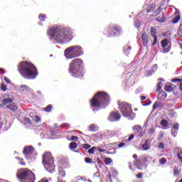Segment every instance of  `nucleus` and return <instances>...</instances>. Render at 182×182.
Instances as JSON below:
<instances>
[{
  "label": "nucleus",
  "mask_w": 182,
  "mask_h": 182,
  "mask_svg": "<svg viewBox=\"0 0 182 182\" xmlns=\"http://www.w3.org/2000/svg\"><path fill=\"white\" fill-rule=\"evenodd\" d=\"M48 35L53 43L63 45L69 43L73 39V30L70 27L54 26L50 28Z\"/></svg>",
  "instance_id": "1"
},
{
  "label": "nucleus",
  "mask_w": 182,
  "mask_h": 182,
  "mask_svg": "<svg viewBox=\"0 0 182 182\" xmlns=\"http://www.w3.org/2000/svg\"><path fill=\"white\" fill-rule=\"evenodd\" d=\"M109 102L110 97L107 93L102 91L99 92L95 95L90 101L91 109L96 112L100 109H105Z\"/></svg>",
  "instance_id": "2"
},
{
  "label": "nucleus",
  "mask_w": 182,
  "mask_h": 182,
  "mask_svg": "<svg viewBox=\"0 0 182 182\" xmlns=\"http://www.w3.org/2000/svg\"><path fill=\"white\" fill-rule=\"evenodd\" d=\"M18 70L24 79L33 80V79H36V76H38L36 67L29 62L23 61L20 63Z\"/></svg>",
  "instance_id": "3"
},
{
  "label": "nucleus",
  "mask_w": 182,
  "mask_h": 182,
  "mask_svg": "<svg viewBox=\"0 0 182 182\" xmlns=\"http://www.w3.org/2000/svg\"><path fill=\"white\" fill-rule=\"evenodd\" d=\"M85 68H83V60L75 58L71 61L69 65L68 73L73 77L82 78L85 76Z\"/></svg>",
  "instance_id": "4"
},
{
  "label": "nucleus",
  "mask_w": 182,
  "mask_h": 182,
  "mask_svg": "<svg viewBox=\"0 0 182 182\" xmlns=\"http://www.w3.org/2000/svg\"><path fill=\"white\" fill-rule=\"evenodd\" d=\"M118 109L123 117H126L128 120H134L136 113L132 109V105L122 102L118 103Z\"/></svg>",
  "instance_id": "5"
},
{
  "label": "nucleus",
  "mask_w": 182,
  "mask_h": 182,
  "mask_svg": "<svg viewBox=\"0 0 182 182\" xmlns=\"http://www.w3.org/2000/svg\"><path fill=\"white\" fill-rule=\"evenodd\" d=\"M83 55V48L79 45L71 46L64 50V56L66 59L80 58Z\"/></svg>",
  "instance_id": "6"
},
{
  "label": "nucleus",
  "mask_w": 182,
  "mask_h": 182,
  "mask_svg": "<svg viewBox=\"0 0 182 182\" xmlns=\"http://www.w3.org/2000/svg\"><path fill=\"white\" fill-rule=\"evenodd\" d=\"M43 165L48 173H55V164L50 152H46L43 156Z\"/></svg>",
  "instance_id": "7"
},
{
  "label": "nucleus",
  "mask_w": 182,
  "mask_h": 182,
  "mask_svg": "<svg viewBox=\"0 0 182 182\" xmlns=\"http://www.w3.org/2000/svg\"><path fill=\"white\" fill-rule=\"evenodd\" d=\"M17 178L24 181L23 182H35V180H36L35 173L29 169L22 170L20 173L17 174Z\"/></svg>",
  "instance_id": "8"
},
{
  "label": "nucleus",
  "mask_w": 182,
  "mask_h": 182,
  "mask_svg": "<svg viewBox=\"0 0 182 182\" xmlns=\"http://www.w3.org/2000/svg\"><path fill=\"white\" fill-rule=\"evenodd\" d=\"M103 34L108 38H114L116 36V31H114V26H109L103 31Z\"/></svg>",
  "instance_id": "9"
},
{
  "label": "nucleus",
  "mask_w": 182,
  "mask_h": 182,
  "mask_svg": "<svg viewBox=\"0 0 182 182\" xmlns=\"http://www.w3.org/2000/svg\"><path fill=\"white\" fill-rule=\"evenodd\" d=\"M120 119H122V115L117 111L111 112L108 117L109 122H119Z\"/></svg>",
  "instance_id": "10"
},
{
  "label": "nucleus",
  "mask_w": 182,
  "mask_h": 182,
  "mask_svg": "<svg viewBox=\"0 0 182 182\" xmlns=\"http://www.w3.org/2000/svg\"><path fill=\"white\" fill-rule=\"evenodd\" d=\"M167 45H168V40L167 38L164 39L161 41V46L162 48H164L163 50H163L162 52L164 53H168V52H170V50H171V46L166 48V46H167Z\"/></svg>",
  "instance_id": "11"
},
{
  "label": "nucleus",
  "mask_w": 182,
  "mask_h": 182,
  "mask_svg": "<svg viewBox=\"0 0 182 182\" xmlns=\"http://www.w3.org/2000/svg\"><path fill=\"white\" fill-rule=\"evenodd\" d=\"M17 90L18 93H32V89L28 87V85H21L17 87Z\"/></svg>",
  "instance_id": "12"
},
{
  "label": "nucleus",
  "mask_w": 182,
  "mask_h": 182,
  "mask_svg": "<svg viewBox=\"0 0 182 182\" xmlns=\"http://www.w3.org/2000/svg\"><path fill=\"white\" fill-rule=\"evenodd\" d=\"M151 36L154 38V41L152 43V46H155V45H157V30L154 27H151Z\"/></svg>",
  "instance_id": "13"
},
{
  "label": "nucleus",
  "mask_w": 182,
  "mask_h": 182,
  "mask_svg": "<svg viewBox=\"0 0 182 182\" xmlns=\"http://www.w3.org/2000/svg\"><path fill=\"white\" fill-rule=\"evenodd\" d=\"M6 109L7 110H10L11 112H13V113H18V105L16 103H12L7 105L6 107Z\"/></svg>",
  "instance_id": "14"
},
{
  "label": "nucleus",
  "mask_w": 182,
  "mask_h": 182,
  "mask_svg": "<svg viewBox=\"0 0 182 182\" xmlns=\"http://www.w3.org/2000/svg\"><path fill=\"white\" fill-rule=\"evenodd\" d=\"M35 151V148L32 146H26L23 148V154L25 156H29Z\"/></svg>",
  "instance_id": "15"
},
{
  "label": "nucleus",
  "mask_w": 182,
  "mask_h": 182,
  "mask_svg": "<svg viewBox=\"0 0 182 182\" xmlns=\"http://www.w3.org/2000/svg\"><path fill=\"white\" fill-rule=\"evenodd\" d=\"M159 68L157 64L154 65L151 68V70H146L145 71V76L149 77V76H151V75H154V73H156L157 71V69Z\"/></svg>",
  "instance_id": "16"
},
{
  "label": "nucleus",
  "mask_w": 182,
  "mask_h": 182,
  "mask_svg": "<svg viewBox=\"0 0 182 182\" xmlns=\"http://www.w3.org/2000/svg\"><path fill=\"white\" fill-rule=\"evenodd\" d=\"M180 127V124L178 123H175L173 125L171 133L173 137H176L178 133V129Z\"/></svg>",
  "instance_id": "17"
},
{
  "label": "nucleus",
  "mask_w": 182,
  "mask_h": 182,
  "mask_svg": "<svg viewBox=\"0 0 182 182\" xmlns=\"http://www.w3.org/2000/svg\"><path fill=\"white\" fill-rule=\"evenodd\" d=\"M141 39H142L143 46L147 48V46H149V42H150V40H149V36L147 35V33H142Z\"/></svg>",
  "instance_id": "18"
},
{
  "label": "nucleus",
  "mask_w": 182,
  "mask_h": 182,
  "mask_svg": "<svg viewBox=\"0 0 182 182\" xmlns=\"http://www.w3.org/2000/svg\"><path fill=\"white\" fill-rule=\"evenodd\" d=\"M150 147H151V144L150 143V140H145L144 143L141 145V150L143 151H147V150H150Z\"/></svg>",
  "instance_id": "19"
},
{
  "label": "nucleus",
  "mask_w": 182,
  "mask_h": 182,
  "mask_svg": "<svg viewBox=\"0 0 182 182\" xmlns=\"http://www.w3.org/2000/svg\"><path fill=\"white\" fill-rule=\"evenodd\" d=\"M14 102V98L7 97L2 100V104H0V107H4V106H6L8 103H12Z\"/></svg>",
  "instance_id": "20"
},
{
  "label": "nucleus",
  "mask_w": 182,
  "mask_h": 182,
  "mask_svg": "<svg viewBox=\"0 0 182 182\" xmlns=\"http://www.w3.org/2000/svg\"><path fill=\"white\" fill-rule=\"evenodd\" d=\"M114 31H115L116 36L123 33V28L119 25L114 26Z\"/></svg>",
  "instance_id": "21"
},
{
  "label": "nucleus",
  "mask_w": 182,
  "mask_h": 182,
  "mask_svg": "<svg viewBox=\"0 0 182 182\" xmlns=\"http://www.w3.org/2000/svg\"><path fill=\"white\" fill-rule=\"evenodd\" d=\"M23 124H25L26 127H33V124L32 123V121H31V119L28 117L24 118Z\"/></svg>",
  "instance_id": "22"
},
{
  "label": "nucleus",
  "mask_w": 182,
  "mask_h": 182,
  "mask_svg": "<svg viewBox=\"0 0 182 182\" xmlns=\"http://www.w3.org/2000/svg\"><path fill=\"white\" fill-rule=\"evenodd\" d=\"M117 171H116V169H112L111 171H109V178L111 182H112V177L113 178H115V177H117Z\"/></svg>",
  "instance_id": "23"
},
{
  "label": "nucleus",
  "mask_w": 182,
  "mask_h": 182,
  "mask_svg": "<svg viewBox=\"0 0 182 182\" xmlns=\"http://www.w3.org/2000/svg\"><path fill=\"white\" fill-rule=\"evenodd\" d=\"M134 163L139 170H143V167L144 168H146V165L144 164L140 163V160H136L134 161Z\"/></svg>",
  "instance_id": "24"
},
{
  "label": "nucleus",
  "mask_w": 182,
  "mask_h": 182,
  "mask_svg": "<svg viewBox=\"0 0 182 182\" xmlns=\"http://www.w3.org/2000/svg\"><path fill=\"white\" fill-rule=\"evenodd\" d=\"M88 130L89 132H97L99 130V127L96 124H91L88 127Z\"/></svg>",
  "instance_id": "25"
},
{
  "label": "nucleus",
  "mask_w": 182,
  "mask_h": 182,
  "mask_svg": "<svg viewBox=\"0 0 182 182\" xmlns=\"http://www.w3.org/2000/svg\"><path fill=\"white\" fill-rule=\"evenodd\" d=\"M173 84L168 82L165 85V92H168V93H171V92H173Z\"/></svg>",
  "instance_id": "26"
},
{
  "label": "nucleus",
  "mask_w": 182,
  "mask_h": 182,
  "mask_svg": "<svg viewBox=\"0 0 182 182\" xmlns=\"http://www.w3.org/2000/svg\"><path fill=\"white\" fill-rule=\"evenodd\" d=\"M161 124L162 127H164V129H170V124H168V121L166 119H162L161 121Z\"/></svg>",
  "instance_id": "27"
},
{
  "label": "nucleus",
  "mask_w": 182,
  "mask_h": 182,
  "mask_svg": "<svg viewBox=\"0 0 182 182\" xmlns=\"http://www.w3.org/2000/svg\"><path fill=\"white\" fill-rule=\"evenodd\" d=\"M123 52L125 55H129L132 52V46H125L123 48Z\"/></svg>",
  "instance_id": "28"
},
{
  "label": "nucleus",
  "mask_w": 182,
  "mask_h": 182,
  "mask_svg": "<svg viewBox=\"0 0 182 182\" xmlns=\"http://www.w3.org/2000/svg\"><path fill=\"white\" fill-rule=\"evenodd\" d=\"M31 119L33 123H36L37 124L38 123H41V118L38 115H35V114L31 115Z\"/></svg>",
  "instance_id": "29"
},
{
  "label": "nucleus",
  "mask_w": 182,
  "mask_h": 182,
  "mask_svg": "<svg viewBox=\"0 0 182 182\" xmlns=\"http://www.w3.org/2000/svg\"><path fill=\"white\" fill-rule=\"evenodd\" d=\"M156 21H157V22H160L161 23H164V22H166V17H164V16H158L156 18Z\"/></svg>",
  "instance_id": "30"
},
{
  "label": "nucleus",
  "mask_w": 182,
  "mask_h": 182,
  "mask_svg": "<svg viewBox=\"0 0 182 182\" xmlns=\"http://www.w3.org/2000/svg\"><path fill=\"white\" fill-rule=\"evenodd\" d=\"M39 21H41V22H45L46 21V14H41L38 16Z\"/></svg>",
  "instance_id": "31"
},
{
  "label": "nucleus",
  "mask_w": 182,
  "mask_h": 182,
  "mask_svg": "<svg viewBox=\"0 0 182 182\" xmlns=\"http://www.w3.org/2000/svg\"><path fill=\"white\" fill-rule=\"evenodd\" d=\"M168 114L171 119H175V117L177 116V112H176L174 110H171V111H169Z\"/></svg>",
  "instance_id": "32"
},
{
  "label": "nucleus",
  "mask_w": 182,
  "mask_h": 182,
  "mask_svg": "<svg viewBox=\"0 0 182 182\" xmlns=\"http://www.w3.org/2000/svg\"><path fill=\"white\" fill-rule=\"evenodd\" d=\"M154 11V5L151 4L146 9V14H150V12H153Z\"/></svg>",
  "instance_id": "33"
},
{
  "label": "nucleus",
  "mask_w": 182,
  "mask_h": 182,
  "mask_svg": "<svg viewBox=\"0 0 182 182\" xmlns=\"http://www.w3.org/2000/svg\"><path fill=\"white\" fill-rule=\"evenodd\" d=\"M70 150H75L77 148V144L76 142H71L69 146Z\"/></svg>",
  "instance_id": "34"
},
{
  "label": "nucleus",
  "mask_w": 182,
  "mask_h": 182,
  "mask_svg": "<svg viewBox=\"0 0 182 182\" xmlns=\"http://www.w3.org/2000/svg\"><path fill=\"white\" fill-rule=\"evenodd\" d=\"M180 174V171H178V166H174L173 168V176L174 177H177Z\"/></svg>",
  "instance_id": "35"
},
{
  "label": "nucleus",
  "mask_w": 182,
  "mask_h": 182,
  "mask_svg": "<svg viewBox=\"0 0 182 182\" xmlns=\"http://www.w3.org/2000/svg\"><path fill=\"white\" fill-rule=\"evenodd\" d=\"M96 150H97V147L92 146L87 151V153H89V154H95V151H96Z\"/></svg>",
  "instance_id": "36"
},
{
  "label": "nucleus",
  "mask_w": 182,
  "mask_h": 182,
  "mask_svg": "<svg viewBox=\"0 0 182 182\" xmlns=\"http://www.w3.org/2000/svg\"><path fill=\"white\" fill-rule=\"evenodd\" d=\"M153 160V157H151L150 155H147L143 159V161L144 163H146L147 161H151Z\"/></svg>",
  "instance_id": "37"
},
{
  "label": "nucleus",
  "mask_w": 182,
  "mask_h": 182,
  "mask_svg": "<svg viewBox=\"0 0 182 182\" xmlns=\"http://www.w3.org/2000/svg\"><path fill=\"white\" fill-rule=\"evenodd\" d=\"M58 171H59V176L60 177H65V171L63 170V168H59Z\"/></svg>",
  "instance_id": "38"
},
{
  "label": "nucleus",
  "mask_w": 182,
  "mask_h": 182,
  "mask_svg": "<svg viewBox=\"0 0 182 182\" xmlns=\"http://www.w3.org/2000/svg\"><path fill=\"white\" fill-rule=\"evenodd\" d=\"M141 25V22L139 20H135L134 23V28H139V27Z\"/></svg>",
  "instance_id": "39"
},
{
  "label": "nucleus",
  "mask_w": 182,
  "mask_h": 182,
  "mask_svg": "<svg viewBox=\"0 0 182 182\" xmlns=\"http://www.w3.org/2000/svg\"><path fill=\"white\" fill-rule=\"evenodd\" d=\"M45 112L47 113H50L52 112V105H49L44 108Z\"/></svg>",
  "instance_id": "40"
},
{
  "label": "nucleus",
  "mask_w": 182,
  "mask_h": 182,
  "mask_svg": "<svg viewBox=\"0 0 182 182\" xmlns=\"http://www.w3.org/2000/svg\"><path fill=\"white\" fill-rule=\"evenodd\" d=\"M133 130H134V132H136V133H139V132H140V130H141V126H140V125L134 126L133 127Z\"/></svg>",
  "instance_id": "41"
},
{
  "label": "nucleus",
  "mask_w": 182,
  "mask_h": 182,
  "mask_svg": "<svg viewBox=\"0 0 182 182\" xmlns=\"http://www.w3.org/2000/svg\"><path fill=\"white\" fill-rule=\"evenodd\" d=\"M81 147H82V149H85V150H89V149L92 147V145L87 144H81Z\"/></svg>",
  "instance_id": "42"
},
{
  "label": "nucleus",
  "mask_w": 182,
  "mask_h": 182,
  "mask_svg": "<svg viewBox=\"0 0 182 182\" xmlns=\"http://www.w3.org/2000/svg\"><path fill=\"white\" fill-rule=\"evenodd\" d=\"M180 16H177L174 17L173 20H171V23H178V21H180Z\"/></svg>",
  "instance_id": "43"
},
{
  "label": "nucleus",
  "mask_w": 182,
  "mask_h": 182,
  "mask_svg": "<svg viewBox=\"0 0 182 182\" xmlns=\"http://www.w3.org/2000/svg\"><path fill=\"white\" fill-rule=\"evenodd\" d=\"M105 161V164L109 165V164H112V162L113 161V160H112V158H106Z\"/></svg>",
  "instance_id": "44"
},
{
  "label": "nucleus",
  "mask_w": 182,
  "mask_h": 182,
  "mask_svg": "<svg viewBox=\"0 0 182 182\" xmlns=\"http://www.w3.org/2000/svg\"><path fill=\"white\" fill-rule=\"evenodd\" d=\"M142 92H143V87H138V88L136 90L135 93H136V95H139V94H140V93H142Z\"/></svg>",
  "instance_id": "45"
},
{
  "label": "nucleus",
  "mask_w": 182,
  "mask_h": 182,
  "mask_svg": "<svg viewBox=\"0 0 182 182\" xmlns=\"http://www.w3.org/2000/svg\"><path fill=\"white\" fill-rule=\"evenodd\" d=\"M166 163H167V159H166V158H161L160 159V164L162 165V166H164V164H166Z\"/></svg>",
  "instance_id": "46"
},
{
  "label": "nucleus",
  "mask_w": 182,
  "mask_h": 182,
  "mask_svg": "<svg viewBox=\"0 0 182 182\" xmlns=\"http://www.w3.org/2000/svg\"><path fill=\"white\" fill-rule=\"evenodd\" d=\"M160 106V102H156L153 105L154 110H156Z\"/></svg>",
  "instance_id": "47"
},
{
  "label": "nucleus",
  "mask_w": 182,
  "mask_h": 182,
  "mask_svg": "<svg viewBox=\"0 0 182 182\" xmlns=\"http://www.w3.org/2000/svg\"><path fill=\"white\" fill-rule=\"evenodd\" d=\"M85 163H87V164H92V163H93V161H92V159L90 158H85Z\"/></svg>",
  "instance_id": "48"
},
{
  "label": "nucleus",
  "mask_w": 182,
  "mask_h": 182,
  "mask_svg": "<svg viewBox=\"0 0 182 182\" xmlns=\"http://www.w3.org/2000/svg\"><path fill=\"white\" fill-rule=\"evenodd\" d=\"M161 86H163V84L161 82H158L156 90L157 92L161 90Z\"/></svg>",
  "instance_id": "49"
},
{
  "label": "nucleus",
  "mask_w": 182,
  "mask_h": 182,
  "mask_svg": "<svg viewBox=\"0 0 182 182\" xmlns=\"http://www.w3.org/2000/svg\"><path fill=\"white\" fill-rule=\"evenodd\" d=\"M158 148H159L160 150H164V144L163 142H160L158 145Z\"/></svg>",
  "instance_id": "50"
},
{
  "label": "nucleus",
  "mask_w": 182,
  "mask_h": 182,
  "mask_svg": "<svg viewBox=\"0 0 182 182\" xmlns=\"http://www.w3.org/2000/svg\"><path fill=\"white\" fill-rule=\"evenodd\" d=\"M163 137H164V132H161L159 133V135L158 137H157V139H158V140H161V139H162Z\"/></svg>",
  "instance_id": "51"
},
{
  "label": "nucleus",
  "mask_w": 182,
  "mask_h": 182,
  "mask_svg": "<svg viewBox=\"0 0 182 182\" xmlns=\"http://www.w3.org/2000/svg\"><path fill=\"white\" fill-rule=\"evenodd\" d=\"M171 82H172L173 83H177V82H182V79L175 78V79H172Z\"/></svg>",
  "instance_id": "52"
},
{
  "label": "nucleus",
  "mask_w": 182,
  "mask_h": 182,
  "mask_svg": "<svg viewBox=\"0 0 182 182\" xmlns=\"http://www.w3.org/2000/svg\"><path fill=\"white\" fill-rule=\"evenodd\" d=\"M70 124L68 123H63L61 125H60V127H70Z\"/></svg>",
  "instance_id": "53"
},
{
  "label": "nucleus",
  "mask_w": 182,
  "mask_h": 182,
  "mask_svg": "<svg viewBox=\"0 0 182 182\" xmlns=\"http://www.w3.org/2000/svg\"><path fill=\"white\" fill-rule=\"evenodd\" d=\"M1 89V90H3V92H6V89H7L6 85L2 84Z\"/></svg>",
  "instance_id": "54"
},
{
  "label": "nucleus",
  "mask_w": 182,
  "mask_h": 182,
  "mask_svg": "<svg viewBox=\"0 0 182 182\" xmlns=\"http://www.w3.org/2000/svg\"><path fill=\"white\" fill-rule=\"evenodd\" d=\"M134 139V134L130 135V136L128 138L127 141H132Z\"/></svg>",
  "instance_id": "55"
},
{
  "label": "nucleus",
  "mask_w": 182,
  "mask_h": 182,
  "mask_svg": "<svg viewBox=\"0 0 182 182\" xmlns=\"http://www.w3.org/2000/svg\"><path fill=\"white\" fill-rule=\"evenodd\" d=\"M18 160H20V164H21V166H25L26 164V163H25V161H23V159L18 158Z\"/></svg>",
  "instance_id": "56"
},
{
  "label": "nucleus",
  "mask_w": 182,
  "mask_h": 182,
  "mask_svg": "<svg viewBox=\"0 0 182 182\" xmlns=\"http://www.w3.org/2000/svg\"><path fill=\"white\" fill-rule=\"evenodd\" d=\"M99 173H94V176L93 178H95V180H96L97 178H99Z\"/></svg>",
  "instance_id": "57"
},
{
  "label": "nucleus",
  "mask_w": 182,
  "mask_h": 182,
  "mask_svg": "<svg viewBox=\"0 0 182 182\" xmlns=\"http://www.w3.org/2000/svg\"><path fill=\"white\" fill-rule=\"evenodd\" d=\"M161 97L162 99H166V97H167V93L163 92V94L161 95Z\"/></svg>",
  "instance_id": "58"
},
{
  "label": "nucleus",
  "mask_w": 182,
  "mask_h": 182,
  "mask_svg": "<svg viewBox=\"0 0 182 182\" xmlns=\"http://www.w3.org/2000/svg\"><path fill=\"white\" fill-rule=\"evenodd\" d=\"M125 144L124 142H121L119 145L118 147L119 149H122V147H124Z\"/></svg>",
  "instance_id": "59"
},
{
  "label": "nucleus",
  "mask_w": 182,
  "mask_h": 182,
  "mask_svg": "<svg viewBox=\"0 0 182 182\" xmlns=\"http://www.w3.org/2000/svg\"><path fill=\"white\" fill-rule=\"evenodd\" d=\"M97 150H98L100 153H105L106 151V150L102 149L100 148H97Z\"/></svg>",
  "instance_id": "60"
},
{
  "label": "nucleus",
  "mask_w": 182,
  "mask_h": 182,
  "mask_svg": "<svg viewBox=\"0 0 182 182\" xmlns=\"http://www.w3.org/2000/svg\"><path fill=\"white\" fill-rule=\"evenodd\" d=\"M143 177V173H139L136 175V178H141Z\"/></svg>",
  "instance_id": "61"
},
{
  "label": "nucleus",
  "mask_w": 182,
  "mask_h": 182,
  "mask_svg": "<svg viewBox=\"0 0 182 182\" xmlns=\"http://www.w3.org/2000/svg\"><path fill=\"white\" fill-rule=\"evenodd\" d=\"M4 80L6 83H11V80L6 77H4Z\"/></svg>",
  "instance_id": "62"
},
{
  "label": "nucleus",
  "mask_w": 182,
  "mask_h": 182,
  "mask_svg": "<svg viewBox=\"0 0 182 182\" xmlns=\"http://www.w3.org/2000/svg\"><path fill=\"white\" fill-rule=\"evenodd\" d=\"M71 140L73 141H75V140H77V136H71Z\"/></svg>",
  "instance_id": "63"
},
{
  "label": "nucleus",
  "mask_w": 182,
  "mask_h": 182,
  "mask_svg": "<svg viewBox=\"0 0 182 182\" xmlns=\"http://www.w3.org/2000/svg\"><path fill=\"white\" fill-rule=\"evenodd\" d=\"M144 136V132H140L139 137H143Z\"/></svg>",
  "instance_id": "64"
}]
</instances>
